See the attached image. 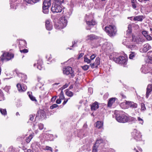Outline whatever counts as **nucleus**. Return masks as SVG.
<instances>
[{"mask_svg":"<svg viewBox=\"0 0 152 152\" xmlns=\"http://www.w3.org/2000/svg\"><path fill=\"white\" fill-rule=\"evenodd\" d=\"M150 0H141V1H140V0H138V1H140L141 2H145L146 1H149Z\"/></svg>","mask_w":152,"mask_h":152,"instance_id":"62","label":"nucleus"},{"mask_svg":"<svg viewBox=\"0 0 152 152\" xmlns=\"http://www.w3.org/2000/svg\"><path fill=\"white\" fill-rule=\"evenodd\" d=\"M43 128H44V126L41 123H40V124H39V128L40 130H41L42 129H43Z\"/></svg>","mask_w":152,"mask_h":152,"instance_id":"46","label":"nucleus"},{"mask_svg":"<svg viewBox=\"0 0 152 152\" xmlns=\"http://www.w3.org/2000/svg\"><path fill=\"white\" fill-rule=\"evenodd\" d=\"M67 20L65 17H61L60 19V20L54 25L55 28L56 29H62L66 26Z\"/></svg>","mask_w":152,"mask_h":152,"instance_id":"2","label":"nucleus"},{"mask_svg":"<svg viewBox=\"0 0 152 152\" xmlns=\"http://www.w3.org/2000/svg\"><path fill=\"white\" fill-rule=\"evenodd\" d=\"M45 26L47 29L48 30H50L52 29L53 26L52 23L48 20H46Z\"/></svg>","mask_w":152,"mask_h":152,"instance_id":"13","label":"nucleus"},{"mask_svg":"<svg viewBox=\"0 0 152 152\" xmlns=\"http://www.w3.org/2000/svg\"><path fill=\"white\" fill-rule=\"evenodd\" d=\"M58 106V105L56 104H54L50 106V108L53 109L54 108H56Z\"/></svg>","mask_w":152,"mask_h":152,"instance_id":"47","label":"nucleus"},{"mask_svg":"<svg viewBox=\"0 0 152 152\" xmlns=\"http://www.w3.org/2000/svg\"><path fill=\"white\" fill-rule=\"evenodd\" d=\"M126 62L127 59L124 57L123 56H120L119 64L126 65Z\"/></svg>","mask_w":152,"mask_h":152,"instance_id":"14","label":"nucleus"},{"mask_svg":"<svg viewBox=\"0 0 152 152\" xmlns=\"http://www.w3.org/2000/svg\"><path fill=\"white\" fill-rule=\"evenodd\" d=\"M113 60L116 63L119 64L120 61V56L117 58H113Z\"/></svg>","mask_w":152,"mask_h":152,"instance_id":"38","label":"nucleus"},{"mask_svg":"<svg viewBox=\"0 0 152 152\" xmlns=\"http://www.w3.org/2000/svg\"><path fill=\"white\" fill-rule=\"evenodd\" d=\"M137 120L139 124H142L144 122L143 119L139 117H137Z\"/></svg>","mask_w":152,"mask_h":152,"instance_id":"32","label":"nucleus"},{"mask_svg":"<svg viewBox=\"0 0 152 152\" xmlns=\"http://www.w3.org/2000/svg\"><path fill=\"white\" fill-rule=\"evenodd\" d=\"M84 61L88 64H89L91 62V60L89 59L87 57L85 56L84 57Z\"/></svg>","mask_w":152,"mask_h":152,"instance_id":"37","label":"nucleus"},{"mask_svg":"<svg viewBox=\"0 0 152 152\" xmlns=\"http://www.w3.org/2000/svg\"><path fill=\"white\" fill-rule=\"evenodd\" d=\"M128 105L132 108H135L137 107V105L136 103L133 102H127Z\"/></svg>","mask_w":152,"mask_h":152,"instance_id":"17","label":"nucleus"},{"mask_svg":"<svg viewBox=\"0 0 152 152\" xmlns=\"http://www.w3.org/2000/svg\"><path fill=\"white\" fill-rule=\"evenodd\" d=\"M34 116H35V115H34ZM34 116L33 115H29V120L31 121H32L34 119Z\"/></svg>","mask_w":152,"mask_h":152,"instance_id":"51","label":"nucleus"},{"mask_svg":"<svg viewBox=\"0 0 152 152\" xmlns=\"http://www.w3.org/2000/svg\"><path fill=\"white\" fill-rule=\"evenodd\" d=\"M127 48H130L132 50V48H136V46L135 45H127Z\"/></svg>","mask_w":152,"mask_h":152,"instance_id":"40","label":"nucleus"},{"mask_svg":"<svg viewBox=\"0 0 152 152\" xmlns=\"http://www.w3.org/2000/svg\"><path fill=\"white\" fill-rule=\"evenodd\" d=\"M20 52L21 53H27L28 52V50L27 49H24L22 50H20Z\"/></svg>","mask_w":152,"mask_h":152,"instance_id":"50","label":"nucleus"},{"mask_svg":"<svg viewBox=\"0 0 152 152\" xmlns=\"http://www.w3.org/2000/svg\"><path fill=\"white\" fill-rule=\"evenodd\" d=\"M89 68V66L88 65H85L82 66V69L84 70H87Z\"/></svg>","mask_w":152,"mask_h":152,"instance_id":"43","label":"nucleus"},{"mask_svg":"<svg viewBox=\"0 0 152 152\" xmlns=\"http://www.w3.org/2000/svg\"><path fill=\"white\" fill-rule=\"evenodd\" d=\"M152 91V84H148L146 88V97L148 98L149 95L151 94Z\"/></svg>","mask_w":152,"mask_h":152,"instance_id":"11","label":"nucleus"},{"mask_svg":"<svg viewBox=\"0 0 152 152\" xmlns=\"http://www.w3.org/2000/svg\"><path fill=\"white\" fill-rule=\"evenodd\" d=\"M30 99L32 101H34L35 102L37 101V100L36 99L35 97H34L31 94H29L28 95Z\"/></svg>","mask_w":152,"mask_h":152,"instance_id":"35","label":"nucleus"},{"mask_svg":"<svg viewBox=\"0 0 152 152\" xmlns=\"http://www.w3.org/2000/svg\"><path fill=\"white\" fill-rule=\"evenodd\" d=\"M86 23L89 26H94L96 24V22L95 21L93 20L87 21L86 22Z\"/></svg>","mask_w":152,"mask_h":152,"instance_id":"23","label":"nucleus"},{"mask_svg":"<svg viewBox=\"0 0 152 152\" xmlns=\"http://www.w3.org/2000/svg\"><path fill=\"white\" fill-rule=\"evenodd\" d=\"M96 66H97L99 65L100 63V59L99 58H96V59L95 61L94 62Z\"/></svg>","mask_w":152,"mask_h":152,"instance_id":"29","label":"nucleus"},{"mask_svg":"<svg viewBox=\"0 0 152 152\" xmlns=\"http://www.w3.org/2000/svg\"><path fill=\"white\" fill-rule=\"evenodd\" d=\"M145 68V66L144 65L142 66V67L141 68V70L142 72H143L144 73H145V72L143 71L144 70V69Z\"/></svg>","mask_w":152,"mask_h":152,"instance_id":"60","label":"nucleus"},{"mask_svg":"<svg viewBox=\"0 0 152 152\" xmlns=\"http://www.w3.org/2000/svg\"><path fill=\"white\" fill-rule=\"evenodd\" d=\"M63 7L58 4H55L52 6L51 11L53 12H61L62 10Z\"/></svg>","mask_w":152,"mask_h":152,"instance_id":"7","label":"nucleus"},{"mask_svg":"<svg viewBox=\"0 0 152 152\" xmlns=\"http://www.w3.org/2000/svg\"><path fill=\"white\" fill-rule=\"evenodd\" d=\"M91 110H95L99 108V105L97 102H95L91 105Z\"/></svg>","mask_w":152,"mask_h":152,"instance_id":"15","label":"nucleus"},{"mask_svg":"<svg viewBox=\"0 0 152 152\" xmlns=\"http://www.w3.org/2000/svg\"><path fill=\"white\" fill-rule=\"evenodd\" d=\"M132 41L133 42H135L136 41V37L134 36H132Z\"/></svg>","mask_w":152,"mask_h":152,"instance_id":"52","label":"nucleus"},{"mask_svg":"<svg viewBox=\"0 0 152 152\" xmlns=\"http://www.w3.org/2000/svg\"><path fill=\"white\" fill-rule=\"evenodd\" d=\"M13 57L14 55L13 54L6 52L3 54L2 56L1 57V58L2 61H7L11 59Z\"/></svg>","mask_w":152,"mask_h":152,"instance_id":"5","label":"nucleus"},{"mask_svg":"<svg viewBox=\"0 0 152 152\" xmlns=\"http://www.w3.org/2000/svg\"><path fill=\"white\" fill-rule=\"evenodd\" d=\"M45 150H50L51 151V152H53L52 148L48 146H46L45 148Z\"/></svg>","mask_w":152,"mask_h":152,"instance_id":"44","label":"nucleus"},{"mask_svg":"<svg viewBox=\"0 0 152 152\" xmlns=\"http://www.w3.org/2000/svg\"><path fill=\"white\" fill-rule=\"evenodd\" d=\"M61 100L60 99H57L56 101V103L58 104H59L61 103Z\"/></svg>","mask_w":152,"mask_h":152,"instance_id":"57","label":"nucleus"},{"mask_svg":"<svg viewBox=\"0 0 152 152\" xmlns=\"http://www.w3.org/2000/svg\"><path fill=\"white\" fill-rule=\"evenodd\" d=\"M0 111L1 114L3 115H7V111L6 109L0 108Z\"/></svg>","mask_w":152,"mask_h":152,"instance_id":"28","label":"nucleus"},{"mask_svg":"<svg viewBox=\"0 0 152 152\" xmlns=\"http://www.w3.org/2000/svg\"><path fill=\"white\" fill-rule=\"evenodd\" d=\"M19 76L21 77V79L20 80L22 81H24L26 79H27V77L26 75L22 74L21 73H20L19 74Z\"/></svg>","mask_w":152,"mask_h":152,"instance_id":"24","label":"nucleus"},{"mask_svg":"<svg viewBox=\"0 0 152 152\" xmlns=\"http://www.w3.org/2000/svg\"><path fill=\"white\" fill-rule=\"evenodd\" d=\"M132 135L137 141H140L141 140L142 135L141 133L135 129H134L132 132Z\"/></svg>","mask_w":152,"mask_h":152,"instance_id":"6","label":"nucleus"},{"mask_svg":"<svg viewBox=\"0 0 152 152\" xmlns=\"http://www.w3.org/2000/svg\"><path fill=\"white\" fill-rule=\"evenodd\" d=\"M56 2L60 4L64 2V0H54Z\"/></svg>","mask_w":152,"mask_h":152,"instance_id":"53","label":"nucleus"},{"mask_svg":"<svg viewBox=\"0 0 152 152\" xmlns=\"http://www.w3.org/2000/svg\"><path fill=\"white\" fill-rule=\"evenodd\" d=\"M60 99H64V95L63 94V91H61V92L60 93Z\"/></svg>","mask_w":152,"mask_h":152,"instance_id":"39","label":"nucleus"},{"mask_svg":"<svg viewBox=\"0 0 152 152\" xmlns=\"http://www.w3.org/2000/svg\"><path fill=\"white\" fill-rule=\"evenodd\" d=\"M114 114L116 120L118 122L125 123L128 122L127 116L125 115L122 111L115 110Z\"/></svg>","mask_w":152,"mask_h":152,"instance_id":"1","label":"nucleus"},{"mask_svg":"<svg viewBox=\"0 0 152 152\" xmlns=\"http://www.w3.org/2000/svg\"><path fill=\"white\" fill-rule=\"evenodd\" d=\"M103 142V140L102 139H98L96 141V145L97 144L98 145H99L100 143H102Z\"/></svg>","mask_w":152,"mask_h":152,"instance_id":"33","label":"nucleus"},{"mask_svg":"<svg viewBox=\"0 0 152 152\" xmlns=\"http://www.w3.org/2000/svg\"><path fill=\"white\" fill-rule=\"evenodd\" d=\"M63 73L64 74L68 75L71 74V76L73 77L74 76V74L72 71V68L71 67L68 66L64 68Z\"/></svg>","mask_w":152,"mask_h":152,"instance_id":"8","label":"nucleus"},{"mask_svg":"<svg viewBox=\"0 0 152 152\" xmlns=\"http://www.w3.org/2000/svg\"><path fill=\"white\" fill-rule=\"evenodd\" d=\"M115 98H110L108 102V106L111 107L112 104L115 102Z\"/></svg>","mask_w":152,"mask_h":152,"instance_id":"19","label":"nucleus"},{"mask_svg":"<svg viewBox=\"0 0 152 152\" xmlns=\"http://www.w3.org/2000/svg\"><path fill=\"white\" fill-rule=\"evenodd\" d=\"M147 39L148 40H152V37L149 35H148L146 37Z\"/></svg>","mask_w":152,"mask_h":152,"instance_id":"55","label":"nucleus"},{"mask_svg":"<svg viewBox=\"0 0 152 152\" xmlns=\"http://www.w3.org/2000/svg\"><path fill=\"white\" fill-rule=\"evenodd\" d=\"M26 2L30 4H33L34 3L32 0H24Z\"/></svg>","mask_w":152,"mask_h":152,"instance_id":"45","label":"nucleus"},{"mask_svg":"<svg viewBox=\"0 0 152 152\" xmlns=\"http://www.w3.org/2000/svg\"><path fill=\"white\" fill-rule=\"evenodd\" d=\"M56 96H55L52 97V98H51V102L53 101H54L56 99Z\"/></svg>","mask_w":152,"mask_h":152,"instance_id":"58","label":"nucleus"},{"mask_svg":"<svg viewBox=\"0 0 152 152\" xmlns=\"http://www.w3.org/2000/svg\"><path fill=\"white\" fill-rule=\"evenodd\" d=\"M77 42V41H74L73 42H72V45L71 46V47H73L74 46V45H75L76 44Z\"/></svg>","mask_w":152,"mask_h":152,"instance_id":"61","label":"nucleus"},{"mask_svg":"<svg viewBox=\"0 0 152 152\" xmlns=\"http://www.w3.org/2000/svg\"><path fill=\"white\" fill-rule=\"evenodd\" d=\"M90 65H91V68L93 69L96 68L98 67L97 66H96V64H95L94 62L92 64H91Z\"/></svg>","mask_w":152,"mask_h":152,"instance_id":"48","label":"nucleus"},{"mask_svg":"<svg viewBox=\"0 0 152 152\" xmlns=\"http://www.w3.org/2000/svg\"><path fill=\"white\" fill-rule=\"evenodd\" d=\"M105 30L110 37L115 36L117 31L116 27L114 25H109L105 27Z\"/></svg>","mask_w":152,"mask_h":152,"instance_id":"3","label":"nucleus"},{"mask_svg":"<svg viewBox=\"0 0 152 152\" xmlns=\"http://www.w3.org/2000/svg\"><path fill=\"white\" fill-rule=\"evenodd\" d=\"M66 94L67 96L69 97H72L73 95V93L72 92L69 91L66 92Z\"/></svg>","mask_w":152,"mask_h":152,"instance_id":"27","label":"nucleus"},{"mask_svg":"<svg viewBox=\"0 0 152 152\" xmlns=\"http://www.w3.org/2000/svg\"><path fill=\"white\" fill-rule=\"evenodd\" d=\"M143 40L140 37H136V41L135 42L137 43H139L140 42H143Z\"/></svg>","mask_w":152,"mask_h":152,"instance_id":"31","label":"nucleus"},{"mask_svg":"<svg viewBox=\"0 0 152 152\" xmlns=\"http://www.w3.org/2000/svg\"><path fill=\"white\" fill-rule=\"evenodd\" d=\"M34 136V133H33L32 134H30L29 136L27 137L26 139V141L27 143L30 142L31 139L33 138Z\"/></svg>","mask_w":152,"mask_h":152,"instance_id":"21","label":"nucleus"},{"mask_svg":"<svg viewBox=\"0 0 152 152\" xmlns=\"http://www.w3.org/2000/svg\"><path fill=\"white\" fill-rule=\"evenodd\" d=\"M99 145L97 144L96 145V143L94 144L93 148V152H96L97 151V148Z\"/></svg>","mask_w":152,"mask_h":152,"instance_id":"30","label":"nucleus"},{"mask_svg":"<svg viewBox=\"0 0 152 152\" xmlns=\"http://www.w3.org/2000/svg\"><path fill=\"white\" fill-rule=\"evenodd\" d=\"M84 54V53H80L79 54V55L78 57V58L79 59V58H80L81 57H82L83 56Z\"/></svg>","mask_w":152,"mask_h":152,"instance_id":"59","label":"nucleus"},{"mask_svg":"<svg viewBox=\"0 0 152 152\" xmlns=\"http://www.w3.org/2000/svg\"><path fill=\"white\" fill-rule=\"evenodd\" d=\"M127 118L128 119V121H131L132 122L134 123L135 122L137 121L136 120V118L131 116L130 117H128L127 116Z\"/></svg>","mask_w":152,"mask_h":152,"instance_id":"25","label":"nucleus"},{"mask_svg":"<svg viewBox=\"0 0 152 152\" xmlns=\"http://www.w3.org/2000/svg\"><path fill=\"white\" fill-rule=\"evenodd\" d=\"M96 55L95 54H93L92 55L90 56V58L91 60H92L96 56Z\"/></svg>","mask_w":152,"mask_h":152,"instance_id":"54","label":"nucleus"},{"mask_svg":"<svg viewBox=\"0 0 152 152\" xmlns=\"http://www.w3.org/2000/svg\"><path fill=\"white\" fill-rule=\"evenodd\" d=\"M103 123L101 121H98L96 122V127L98 129L101 128L103 126Z\"/></svg>","mask_w":152,"mask_h":152,"instance_id":"22","label":"nucleus"},{"mask_svg":"<svg viewBox=\"0 0 152 152\" xmlns=\"http://www.w3.org/2000/svg\"><path fill=\"white\" fill-rule=\"evenodd\" d=\"M14 149L11 146L9 148L8 152H14Z\"/></svg>","mask_w":152,"mask_h":152,"instance_id":"41","label":"nucleus"},{"mask_svg":"<svg viewBox=\"0 0 152 152\" xmlns=\"http://www.w3.org/2000/svg\"><path fill=\"white\" fill-rule=\"evenodd\" d=\"M141 106L142 110L144 111L146 110V108L145 105L143 103H142L141 104Z\"/></svg>","mask_w":152,"mask_h":152,"instance_id":"42","label":"nucleus"},{"mask_svg":"<svg viewBox=\"0 0 152 152\" xmlns=\"http://www.w3.org/2000/svg\"><path fill=\"white\" fill-rule=\"evenodd\" d=\"M17 87L18 91L20 92L25 91L27 89V86L26 85H21L20 83H18L17 84Z\"/></svg>","mask_w":152,"mask_h":152,"instance_id":"10","label":"nucleus"},{"mask_svg":"<svg viewBox=\"0 0 152 152\" xmlns=\"http://www.w3.org/2000/svg\"><path fill=\"white\" fill-rule=\"evenodd\" d=\"M151 48L150 46L148 44H146L143 46L142 50L143 52L146 53Z\"/></svg>","mask_w":152,"mask_h":152,"instance_id":"16","label":"nucleus"},{"mask_svg":"<svg viewBox=\"0 0 152 152\" xmlns=\"http://www.w3.org/2000/svg\"><path fill=\"white\" fill-rule=\"evenodd\" d=\"M34 3H35L39 2L40 0H32Z\"/></svg>","mask_w":152,"mask_h":152,"instance_id":"63","label":"nucleus"},{"mask_svg":"<svg viewBox=\"0 0 152 152\" xmlns=\"http://www.w3.org/2000/svg\"><path fill=\"white\" fill-rule=\"evenodd\" d=\"M132 6L133 8L134 9H135L136 8L137 3V2H131Z\"/></svg>","mask_w":152,"mask_h":152,"instance_id":"34","label":"nucleus"},{"mask_svg":"<svg viewBox=\"0 0 152 152\" xmlns=\"http://www.w3.org/2000/svg\"><path fill=\"white\" fill-rule=\"evenodd\" d=\"M27 152H33V151L31 150V149H28L27 151Z\"/></svg>","mask_w":152,"mask_h":152,"instance_id":"64","label":"nucleus"},{"mask_svg":"<svg viewBox=\"0 0 152 152\" xmlns=\"http://www.w3.org/2000/svg\"><path fill=\"white\" fill-rule=\"evenodd\" d=\"M51 0H45L43 4L42 12L44 13L47 14L49 12L48 8L50 6Z\"/></svg>","mask_w":152,"mask_h":152,"instance_id":"4","label":"nucleus"},{"mask_svg":"<svg viewBox=\"0 0 152 152\" xmlns=\"http://www.w3.org/2000/svg\"><path fill=\"white\" fill-rule=\"evenodd\" d=\"M129 56V58L130 59H132L135 57L136 53L134 52H131Z\"/></svg>","mask_w":152,"mask_h":152,"instance_id":"26","label":"nucleus"},{"mask_svg":"<svg viewBox=\"0 0 152 152\" xmlns=\"http://www.w3.org/2000/svg\"><path fill=\"white\" fill-rule=\"evenodd\" d=\"M36 117H39L40 119H44L46 117V114L44 110H40L38 111Z\"/></svg>","mask_w":152,"mask_h":152,"instance_id":"9","label":"nucleus"},{"mask_svg":"<svg viewBox=\"0 0 152 152\" xmlns=\"http://www.w3.org/2000/svg\"><path fill=\"white\" fill-rule=\"evenodd\" d=\"M68 86V85L67 84H66L65 85H64L62 87V89H64L65 88H66Z\"/></svg>","mask_w":152,"mask_h":152,"instance_id":"56","label":"nucleus"},{"mask_svg":"<svg viewBox=\"0 0 152 152\" xmlns=\"http://www.w3.org/2000/svg\"><path fill=\"white\" fill-rule=\"evenodd\" d=\"M98 38V37L94 34H90L87 35L86 37V41H93Z\"/></svg>","mask_w":152,"mask_h":152,"instance_id":"12","label":"nucleus"},{"mask_svg":"<svg viewBox=\"0 0 152 152\" xmlns=\"http://www.w3.org/2000/svg\"><path fill=\"white\" fill-rule=\"evenodd\" d=\"M142 34L145 37L147 36L148 33L147 31H143L142 32Z\"/></svg>","mask_w":152,"mask_h":152,"instance_id":"49","label":"nucleus"},{"mask_svg":"<svg viewBox=\"0 0 152 152\" xmlns=\"http://www.w3.org/2000/svg\"><path fill=\"white\" fill-rule=\"evenodd\" d=\"M143 16H137L135 17L133 19L134 21H142L143 20Z\"/></svg>","mask_w":152,"mask_h":152,"instance_id":"20","label":"nucleus"},{"mask_svg":"<svg viewBox=\"0 0 152 152\" xmlns=\"http://www.w3.org/2000/svg\"><path fill=\"white\" fill-rule=\"evenodd\" d=\"M131 26L129 25L128 27V30L127 31V33L128 34H130L132 32Z\"/></svg>","mask_w":152,"mask_h":152,"instance_id":"36","label":"nucleus"},{"mask_svg":"<svg viewBox=\"0 0 152 152\" xmlns=\"http://www.w3.org/2000/svg\"><path fill=\"white\" fill-rule=\"evenodd\" d=\"M42 64L43 62L42 60H39L38 61L37 68L40 70H41L43 68Z\"/></svg>","mask_w":152,"mask_h":152,"instance_id":"18","label":"nucleus"}]
</instances>
